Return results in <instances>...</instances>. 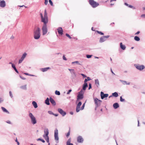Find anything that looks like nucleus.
Returning a JSON list of instances; mask_svg holds the SVG:
<instances>
[{
    "instance_id": "22",
    "label": "nucleus",
    "mask_w": 145,
    "mask_h": 145,
    "mask_svg": "<svg viewBox=\"0 0 145 145\" xmlns=\"http://www.w3.org/2000/svg\"><path fill=\"white\" fill-rule=\"evenodd\" d=\"M95 84L97 86V87L99 86V80L98 79H96L95 80Z\"/></svg>"
},
{
    "instance_id": "23",
    "label": "nucleus",
    "mask_w": 145,
    "mask_h": 145,
    "mask_svg": "<svg viewBox=\"0 0 145 145\" xmlns=\"http://www.w3.org/2000/svg\"><path fill=\"white\" fill-rule=\"evenodd\" d=\"M120 47L123 50H124L125 49L126 47L125 45H123L122 42L120 43Z\"/></svg>"
},
{
    "instance_id": "36",
    "label": "nucleus",
    "mask_w": 145,
    "mask_h": 145,
    "mask_svg": "<svg viewBox=\"0 0 145 145\" xmlns=\"http://www.w3.org/2000/svg\"><path fill=\"white\" fill-rule=\"evenodd\" d=\"M37 141H40L43 143H44L45 142V141L44 140L42 139H41L40 138H39L37 139Z\"/></svg>"
},
{
    "instance_id": "48",
    "label": "nucleus",
    "mask_w": 145,
    "mask_h": 145,
    "mask_svg": "<svg viewBox=\"0 0 145 145\" xmlns=\"http://www.w3.org/2000/svg\"><path fill=\"white\" fill-rule=\"evenodd\" d=\"M49 1L51 5V6H53V2L52 1H51V0H49Z\"/></svg>"
},
{
    "instance_id": "24",
    "label": "nucleus",
    "mask_w": 145,
    "mask_h": 145,
    "mask_svg": "<svg viewBox=\"0 0 145 145\" xmlns=\"http://www.w3.org/2000/svg\"><path fill=\"white\" fill-rule=\"evenodd\" d=\"M106 40V39H105V38L103 36L101 37L99 39V42L100 43H102Z\"/></svg>"
},
{
    "instance_id": "57",
    "label": "nucleus",
    "mask_w": 145,
    "mask_h": 145,
    "mask_svg": "<svg viewBox=\"0 0 145 145\" xmlns=\"http://www.w3.org/2000/svg\"><path fill=\"white\" fill-rule=\"evenodd\" d=\"M19 76L20 77V78H21L23 80H25L26 79V78H25L22 77L21 75H20Z\"/></svg>"
},
{
    "instance_id": "28",
    "label": "nucleus",
    "mask_w": 145,
    "mask_h": 145,
    "mask_svg": "<svg viewBox=\"0 0 145 145\" xmlns=\"http://www.w3.org/2000/svg\"><path fill=\"white\" fill-rule=\"evenodd\" d=\"M1 108L3 112L8 114L9 113V112L4 107H1Z\"/></svg>"
},
{
    "instance_id": "14",
    "label": "nucleus",
    "mask_w": 145,
    "mask_h": 145,
    "mask_svg": "<svg viewBox=\"0 0 145 145\" xmlns=\"http://www.w3.org/2000/svg\"><path fill=\"white\" fill-rule=\"evenodd\" d=\"M44 18L45 19V20L46 22H48V17L47 16V13L46 12V9L44 11Z\"/></svg>"
},
{
    "instance_id": "13",
    "label": "nucleus",
    "mask_w": 145,
    "mask_h": 145,
    "mask_svg": "<svg viewBox=\"0 0 145 145\" xmlns=\"http://www.w3.org/2000/svg\"><path fill=\"white\" fill-rule=\"evenodd\" d=\"M57 30L58 33L61 35H62L63 34V31L61 27H59L57 29Z\"/></svg>"
},
{
    "instance_id": "45",
    "label": "nucleus",
    "mask_w": 145,
    "mask_h": 145,
    "mask_svg": "<svg viewBox=\"0 0 145 145\" xmlns=\"http://www.w3.org/2000/svg\"><path fill=\"white\" fill-rule=\"evenodd\" d=\"M48 113L50 114L53 115L54 114V113L51 111H48Z\"/></svg>"
},
{
    "instance_id": "58",
    "label": "nucleus",
    "mask_w": 145,
    "mask_h": 145,
    "mask_svg": "<svg viewBox=\"0 0 145 145\" xmlns=\"http://www.w3.org/2000/svg\"><path fill=\"white\" fill-rule=\"evenodd\" d=\"M15 141H16V142H17V144L18 145H19L20 143H19V142H18V141L17 140V138H16V140H15Z\"/></svg>"
},
{
    "instance_id": "8",
    "label": "nucleus",
    "mask_w": 145,
    "mask_h": 145,
    "mask_svg": "<svg viewBox=\"0 0 145 145\" xmlns=\"http://www.w3.org/2000/svg\"><path fill=\"white\" fill-rule=\"evenodd\" d=\"M55 140L57 143L58 142L59 137H58V131L57 129H56L54 131Z\"/></svg>"
},
{
    "instance_id": "10",
    "label": "nucleus",
    "mask_w": 145,
    "mask_h": 145,
    "mask_svg": "<svg viewBox=\"0 0 145 145\" xmlns=\"http://www.w3.org/2000/svg\"><path fill=\"white\" fill-rule=\"evenodd\" d=\"M27 55V54L24 53L22 55L20 59L18 61V64L21 63L22 61L24 60V59L25 57Z\"/></svg>"
},
{
    "instance_id": "16",
    "label": "nucleus",
    "mask_w": 145,
    "mask_h": 145,
    "mask_svg": "<svg viewBox=\"0 0 145 145\" xmlns=\"http://www.w3.org/2000/svg\"><path fill=\"white\" fill-rule=\"evenodd\" d=\"M77 141L79 143H82L83 141V139L81 136H79L77 138Z\"/></svg>"
},
{
    "instance_id": "27",
    "label": "nucleus",
    "mask_w": 145,
    "mask_h": 145,
    "mask_svg": "<svg viewBox=\"0 0 145 145\" xmlns=\"http://www.w3.org/2000/svg\"><path fill=\"white\" fill-rule=\"evenodd\" d=\"M32 105L35 108H36L38 107L37 103L35 101H33L32 103Z\"/></svg>"
},
{
    "instance_id": "34",
    "label": "nucleus",
    "mask_w": 145,
    "mask_h": 145,
    "mask_svg": "<svg viewBox=\"0 0 145 145\" xmlns=\"http://www.w3.org/2000/svg\"><path fill=\"white\" fill-rule=\"evenodd\" d=\"M134 39L135 40L137 41H139L140 40V39L139 37L137 36H135Z\"/></svg>"
},
{
    "instance_id": "47",
    "label": "nucleus",
    "mask_w": 145,
    "mask_h": 145,
    "mask_svg": "<svg viewBox=\"0 0 145 145\" xmlns=\"http://www.w3.org/2000/svg\"><path fill=\"white\" fill-rule=\"evenodd\" d=\"M72 89H69L67 91V94L68 95L70 94V93L72 91Z\"/></svg>"
},
{
    "instance_id": "61",
    "label": "nucleus",
    "mask_w": 145,
    "mask_h": 145,
    "mask_svg": "<svg viewBox=\"0 0 145 145\" xmlns=\"http://www.w3.org/2000/svg\"><path fill=\"white\" fill-rule=\"evenodd\" d=\"M84 106L83 105H82V107L81 108L80 110H83L84 108Z\"/></svg>"
},
{
    "instance_id": "38",
    "label": "nucleus",
    "mask_w": 145,
    "mask_h": 145,
    "mask_svg": "<svg viewBox=\"0 0 145 145\" xmlns=\"http://www.w3.org/2000/svg\"><path fill=\"white\" fill-rule=\"evenodd\" d=\"M80 107H77V106H76V112H78L80 110Z\"/></svg>"
},
{
    "instance_id": "64",
    "label": "nucleus",
    "mask_w": 145,
    "mask_h": 145,
    "mask_svg": "<svg viewBox=\"0 0 145 145\" xmlns=\"http://www.w3.org/2000/svg\"><path fill=\"white\" fill-rule=\"evenodd\" d=\"M128 7L130 8H133V6H132L131 5H129Z\"/></svg>"
},
{
    "instance_id": "50",
    "label": "nucleus",
    "mask_w": 145,
    "mask_h": 145,
    "mask_svg": "<svg viewBox=\"0 0 145 145\" xmlns=\"http://www.w3.org/2000/svg\"><path fill=\"white\" fill-rule=\"evenodd\" d=\"M89 88L88 89H91L92 88L91 84L90 83H89Z\"/></svg>"
},
{
    "instance_id": "20",
    "label": "nucleus",
    "mask_w": 145,
    "mask_h": 145,
    "mask_svg": "<svg viewBox=\"0 0 145 145\" xmlns=\"http://www.w3.org/2000/svg\"><path fill=\"white\" fill-rule=\"evenodd\" d=\"M88 86L87 83H84L82 86V90H86L87 87Z\"/></svg>"
},
{
    "instance_id": "1",
    "label": "nucleus",
    "mask_w": 145,
    "mask_h": 145,
    "mask_svg": "<svg viewBox=\"0 0 145 145\" xmlns=\"http://www.w3.org/2000/svg\"><path fill=\"white\" fill-rule=\"evenodd\" d=\"M40 29L39 27H37L34 31V38L35 39H38L40 38Z\"/></svg>"
},
{
    "instance_id": "43",
    "label": "nucleus",
    "mask_w": 145,
    "mask_h": 145,
    "mask_svg": "<svg viewBox=\"0 0 145 145\" xmlns=\"http://www.w3.org/2000/svg\"><path fill=\"white\" fill-rule=\"evenodd\" d=\"M92 56V55H86V57L88 58H91Z\"/></svg>"
},
{
    "instance_id": "7",
    "label": "nucleus",
    "mask_w": 145,
    "mask_h": 145,
    "mask_svg": "<svg viewBox=\"0 0 145 145\" xmlns=\"http://www.w3.org/2000/svg\"><path fill=\"white\" fill-rule=\"evenodd\" d=\"M94 98L95 103L96 106L95 110H96L97 107L100 106L102 101L97 99V98Z\"/></svg>"
},
{
    "instance_id": "52",
    "label": "nucleus",
    "mask_w": 145,
    "mask_h": 145,
    "mask_svg": "<svg viewBox=\"0 0 145 145\" xmlns=\"http://www.w3.org/2000/svg\"><path fill=\"white\" fill-rule=\"evenodd\" d=\"M63 59L64 60H65V61L67 60V59H66V57H65V56L64 55H63Z\"/></svg>"
},
{
    "instance_id": "40",
    "label": "nucleus",
    "mask_w": 145,
    "mask_h": 145,
    "mask_svg": "<svg viewBox=\"0 0 145 145\" xmlns=\"http://www.w3.org/2000/svg\"><path fill=\"white\" fill-rule=\"evenodd\" d=\"M96 32L99 34H100L101 35H103L104 33H103L101 31H97Z\"/></svg>"
},
{
    "instance_id": "53",
    "label": "nucleus",
    "mask_w": 145,
    "mask_h": 145,
    "mask_svg": "<svg viewBox=\"0 0 145 145\" xmlns=\"http://www.w3.org/2000/svg\"><path fill=\"white\" fill-rule=\"evenodd\" d=\"M103 37L105 38V39L108 38L110 37V36L109 35L105 36H103Z\"/></svg>"
},
{
    "instance_id": "41",
    "label": "nucleus",
    "mask_w": 145,
    "mask_h": 145,
    "mask_svg": "<svg viewBox=\"0 0 145 145\" xmlns=\"http://www.w3.org/2000/svg\"><path fill=\"white\" fill-rule=\"evenodd\" d=\"M120 101L121 102H125V100L124 99H123L122 98V97L121 96L120 97Z\"/></svg>"
},
{
    "instance_id": "60",
    "label": "nucleus",
    "mask_w": 145,
    "mask_h": 145,
    "mask_svg": "<svg viewBox=\"0 0 145 145\" xmlns=\"http://www.w3.org/2000/svg\"><path fill=\"white\" fill-rule=\"evenodd\" d=\"M88 80L87 79H85L84 81V83H87V82L88 81Z\"/></svg>"
},
{
    "instance_id": "4",
    "label": "nucleus",
    "mask_w": 145,
    "mask_h": 145,
    "mask_svg": "<svg viewBox=\"0 0 145 145\" xmlns=\"http://www.w3.org/2000/svg\"><path fill=\"white\" fill-rule=\"evenodd\" d=\"M89 4L93 8L97 7L99 5L98 3L95 1L94 0H89Z\"/></svg>"
},
{
    "instance_id": "46",
    "label": "nucleus",
    "mask_w": 145,
    "mask_h": 145,
    "mask_svg": "<svg viewBox=\"0 0 145 145\" xmlns=\"http://www.w3.org/2000/svg\"><path fill=\"white\" fill-rule=\"evenodd\" d=\"M71 141V140L70 138L69 139H68V140L67 141V144H69V143H70Z\"/></svg>"
},
{
    "instance_id": "37",
    "label": "nucleus",
    "mask_w": 145,
    "mask_h": 145,
    "mask_svg": "<svg viewBox=\"0 0 145 145\" xmlns=\"http://www.w3.org/2000/svg\"><path fill=\"white\" fill-rule=\"evenodd\" d=\"M75 63H76L78 64L79 65H81V64H80V63H79V61H78L73 62L72 63V64H74Z\"/></svg>"
},
{
    "instance_id": "44",
    "label": "nucleus",
    "mask_w": 145,
    "mask_h": 145,
    "mask_svg": "<svg viewBox=\"0 0 145 145\" xmlns=\"http://www.w3.org/2000/svg\"><path fill=\"white\" fill-rule=\"evenodd\" d=\"M9 93V95H10V97L11 98H12L13 96V95H12V94L11 91H10Z\"/></svg>"
},
{
    "instance_id": "2",
    "label": "nucleus",
    "mask_w": 145,
    "mask_h": 145,
    "mask_svg": "<svg viewBox=\"0 0 145 145\" xmlns=\"http://www.w3.org/2000/svg\"><path fill=\"white\" fill-rule=\"evenodd\" d=\"M29 116L31 119V122L34 125L37 123V121L35 118L31 113H29Z\"/></svg>"
},
{
    "instance_id": "19",
    "label": "nucleus",
    "mask_w": 145,
    "mask_h": 145,
    "mask_svg": "<svg viewBox=\"0 0 145 145\" xmlns=\"http://www.w3.org/2000/svg\"><path fill=\"white\" fill-rule=\"evenodd\" d=\"M120 81L123 84V85H125V84L129 85L130 84V82H127L126 81H125V80H120Z\"/></svg>"
},
{
    "instance_id": "55",
    "label": "nucleus",
    "mask_w": 145,
    "mask_h": 145,
    "mask_svg": "<svg viewBox=\"0 0 145 145\" xmlns=\"http://www.w3.org/2000/svg\"><path fill=\"white\" fill-rule=\"evenodd\" d=\"M18 6L20 7H24L25 8H26L27 7L25 6L24 5H22V6L18 5Z\"/></svg>"
},
{
    "instance_id": "33",
    "label": "nucleus",
    "mask_w": 145,
    "mask_h": 145,
    "mask_svg": "<svg viewBox=\"0 0 145 145\" xmlns=\"http://www.w3.org/2000/svg\"><path fill=\"white\" fill-rule=\"evenodd\" d=\"M112 95L115 97H117L118 96V94L116 92H115L112 93Z\"/></svg>"
},
{
    "instance_id": "35",
    "label": "nucleus",
    "mask_w": 145,
    "mask_h": 145,
    "mask_svg": "<svg viewBox=\"0 0 145 145\" xmlns=\"http://www.w3.org/2000/svg\"><path fill=\"white\" fill-rule=\"evenodd\" d=\"M55 93L56 95H60V93L59 91L56 90L55 91Z\"/></svg>"
},
{
    "instance_id": "54",
    "label": "nucleus",
    "mask_w": 145,
    "mask_h": 145,
    "mask_svg": "<svg viewBox=\"0 0 145 145\" xmlns=\"http://www.w3.org/2000/svg\"><path fill=\"white\" fill-rule=\"evenodd\" d=\"M48 3V0H45L44 4L46 5Z\"/></svg>"
},
{
    "instance_id": "12",
    "label": "nucleus",
    "mask_w": 145,
    "mask_h": 145,
    "mask_svg": "<svg viewBox=\"0 0 145 145\" xmlns=\"http://www.w3.org/2000/svg\"><path fill=\"white\" fill-rule=\"evenodd\" d=\"M108 96V94H104L102 91H101V96L102 99H103L107 97Z\"/></svg>"
},
{
    "instance_id": "21",
    "label": "nucleus",
    "mask_w": 145,
    "mask_h": 145,
    "mask_svg": "<svg viewBox=\"0 0 145 145\" xmlns=\"http://www.w3.org/2000/svg\"><path fill=\"white\" fill-rule=\"evenodd\" d=\"M113 106L114 109H116L118 108L119 106L118 103H116L113 105Z\"/></svg>"
},
{
    "instance_id": "15",
    "label": "nucleus",
    "mask_w": 145,
    "mask_h": 145,
    "mask_svg": "<svg viewBox=\"0 0 145 145\" xmlns=\"http://www.w3.org/2000/svg\"><path fill=\"white\" fill-rule=\"evenodd\" d=\"M6 6L5 1L4 0H2L0 2V7H4Z\"/></svg>"
},
{
    "instance_id": "31",
    "label": "nucleus",
    "mask_w": 145,
    "mask_h": 145,
    "mask_svg": "<svg viewBox=\"0 0 145 145\" xmlns=\"http://www.w3.org/2000/svg\"><path fill=\"white\" fill-rule=\"evenodd\" d=\"M43 137L46 140V141L49 143V138L48 136H44Z\"/></svg>"
},
{
    "instance_id": "42",
    "label": "nucleus",
    "mask_w": 145,
    "mask_h": 145,
    "mask_svg": "<svg viewBox=\"0 0 145 145\" xmlns=\"http://www.w3.org/2000/svg\"><path fill=\"white\" fill-rule=\"evenodd\" d=\"M65 35L66 36L68 37L69 39H72L70 35L68 33H66Z\"/></svg>"
},
{
    "instance_id": "9",
    "label": "nucleus",
    "mask_w": 145,
    "mask_h": 145,
    "mask_svg": "<svg viewBox=\"0 0 145 145\" xmlns=\"http://www.w3.org/2000/svg\"><path fill=\"white\" fill-rule=\"evenodd\" d=\"M134 66L137 69L140 71H142L144 69L145 67L144 65H140L139 64H135Z\"/></svg>"
},
{
    "instance_id": "49",
    "label": "nucleus",
    "mask_w": 145,
    "mask_h": 145,
    "mask_svg": "<svg viewBox=\"0 0 145 145\" xmlns=\"http://www.w3.org/2000/svg\"><path fill=\"white\" fill-rule=\"evenodd\" d=\"M81 75L83 77V78H86L87 77V76L86 75H85L83 74H81Z\"/></svg>"
},
{
    "instance_id": "6",
    "label": "nucleus",
    "mask_w": 145,
    "mask_h": 145,
    "mask_svg": "<svg viewBox=\"0 0 145 145\" xmlns=\"http://www.w3.org/2000/svg\"><path fill=\"white\" fill-rule=\"evenodd\" d=\"M84 93V92L82 89H81V91L78 93V94L77 96V101L79 100L82 99L84 97L83 94Z\"/></svg>"
},
{
    "instance_id": "26",
    "label": "nucleus",
    "mask_w": 145,
    "mask_h": 145,
    "mask_svg": "<svg viewBox=\"0 0 145 145\" xmlns=\"http://www.w3.org/2000/svg\"><path fill=\"white\" fill-rule=\"evenodd\" d=\"M40 17H41V20L42 22H46L44 18V17H43L42 13H40Z\"/></svg>"
},
{
    "instance_id": "25",
    "label": "nucleus",
    "mask_w": 145,
    "mask_h": 145,
    "mask_svg": "<svg viewBox=\"0 0 145 145\" xmlns=\"http://www.w3.org/2000/svg\"><path fill=\"white\" fill-rule=\"evenodd\" d=\"M50 69V67H47L44 68H41L40 69V70L43 72H44L47 71L48 69Z\"/></svg>"
},
{
    "instance_id": "62",
    "label": "nucleus",
    "mask_w": 145,
    "mask_h": 145,
    "mask_svg": "<svg viewBox=\"0 0 145 145\" xmlns=\"http://www.w3.org/2000/svg\"><path fill=\"white\" fill-rule=\"evenodd\" d=\"M87 80H88V81H89L91 80V78L89 77H87Z\"/></svg>"
},
{
    "instance_id": "17",
    "label": "nucleus",
    "mask_w": 145,
    "mask_h": 145,
    "mask_svg": "<svg viewBox=\"0 0 145 145\" xmlns=\"http://www.w3.org/2000/svg\"><path fill=\"white\" fill-rule=\"evenodd\" d=\"M50 101L53 106H54L56 105V102L51 97L50 98Z\"/></svg>"
},
{
    "instance_id": "59",
    "label": "nucleus",
    "mask_w": 145,
    "mask_h": 145,
    "mask_svg": "<svg viewBox=\"0 0 145 145\" xmlns=\"http://www.w3.org/2000/svg\"><path fill=\"white\" fill-rule=\"evenodd\" d=\"M141 17L145 18V14H143L141 15Z\"/></svg>"
},
{
    "instance_id": "11",
    "label": "nucleus",
    "mask_w": 145,
    "mask_h": 145,
    "mask_svg": "<svg viewBox=\"0 0 145 145\" xmlns=\"http://www.w3.org/2000/svg\"><path fill=\"white\" fill-rule=\"evenodd\" d=\"M57 111L63 116H64L66 114V112L63 111L61 108H59L57 109Z\"/></svg>"
},
{
    "instance_id": "29",
    "label": "nucleus",
    "mask_w": 145,
    "mask_h": 145,
    "mask_svg": "<svg viewBox=\"0 0 145 145\" xmlns=\"http://www.w3.org/2000/svg\"><path fill=\"white\" fill-rule=\"evenodd\" d=\"M49 100L48 98H47L45 101V103L47 105H49L50 104Z\"/></svg>"
},
{
    "instance_id": "56",
    "label": "nucleus",
    "mask_w": 145,
    "mask_h": 145,
    "mask_svg": "<svg viewBox=\"0 0 145 145\" xmlns=\"http://www.w3.org/2000/svg\"><path fill=\"white\" fill-rule=\"evenodd\" d=\"M3 100L2 98L0 97V104L3 102Z\"/></svg>"
},
{
    "instance_id": "39",
    "label": "nucleus",
    "mask_w": 145,
    "mask_h": 145,
    "mask_svg": "<svg viewBox=\"0 0 145 145\" xmlns=\"http://www.w3.org/2000/svg\"><path fill=\"white\" fill-rule=\"evenodd\" d=\"M82 104V102L81 101H80L79 102L78 104L76 106H77V107H80V106Z\"/></svg>"
},
{
    "instance_id": "5",
    "label": "nucleus",
    "mask_w": 145,
    "mask_h": 145,
    "mask_svg": "<svg viewBox=\"0 0 145 145\" xmlns=\"http://www.w3.org/2000/svg\"><path fill=\"white\" fill-rule=\"evenodd\" d=\"M69 70L70 71L71 74V79L72 80L75 79L76 77V74L74 69H69Z\"/></svg>"
},
{
    "instance_id": "30",
    "label": "nucleus",
    "mask_w": 145,
    "mask_h": 145,
    "mask_svg": "<svg viewBox=\"0 0 145 145\" xmlns=\"http://www.w3.org/2000/svg\"><path fill=\"white\" fill-rule=\"evenodd\" d=\"M12 67L14 69V70H15V71H16V72H17V73H19L18 71L17 70V69H16V68L15 67V66L14 64H12Z\"/></svg>"
},
{
    "instance_id": "63",
    "label": "nucleus",
    "mask_w": 145,
    "mask_h": 145,
    "mask_svg": "<svg viewBox=\"0 0 145 145\" xmlns=\"http://www.w3.org/2000/svg\"><path fill=\"white\" fill-rule=\"evenodd\" d=\"M6 122L8 123L9 124H11V123L10 121H6Z\"/></svg>"
},
{
    "instance_id": "3",
    "label": "nucleus",
    "mask_w": 145,
    "mask_h": 145,
    "mask_svg": "<svg viewBox=\"0 0 145 145\" xmlns=\"http://www.w3.org/2000/svg\"><path fill=\"white\" fill-rule=\"evenodd\" d=\"M47 22H43L44 24L42 28V30L43 33V35H45L47 32V27L46 24L48 23Z\"/></svg>"
},
{
    "instance_id": "51",
    "label": "nucleus",
    "mask_w": 145,
    "mask_h": 145,
    "mask_svg": "<svg viewBox=\"0 0 145 145\" xmlns=\"http://www.w3.org/2000/svg\"><path fill=\"white\" fill-rule=\"evenodd\" d=\"M70 134V131H69V132L67 133V135H66V136L67 137H68V136H69Z\"/></svg>"
},
{
    "instance_id": "18",
    "label": "nucleus",
    "mask_w": 145,
    "mask_h": 145,
    "mask_svg": "<svg viewBox=\"0 0 145 145\" xmlns=\"http://www.w3.org/2000/svg\"><path fill=\"white\" fill-rule=\"evenodd\" d=\"M44 134L43 135V137L44 136H48L49 134V131L48 129L46 128L44 130Z\"/></svg>"
},
{
    "instance_id": "32",
    "label": "nucleus",
    "mask_w": 145,
    "mask_h": 145,
    "mask_svg": "<svg viewBox=\"0 0 145 145\" xmlns=\"http://www.w3.org/2000/svg\"><path fill=\"white\" fill-rule=\"evenodd\" d=\"M20 88L26 90L27 89L26 85L22 86L20 87Z\"/></svg>"
}]
</instances>
